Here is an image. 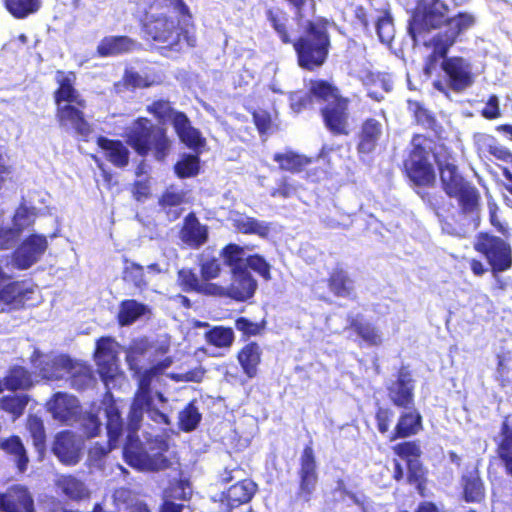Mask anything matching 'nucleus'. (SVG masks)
<instances>
[{"instance_id":"obj_52","label":"nucleus","mask_w":512,"mask_h":512,"mask_svg":"<svg viewBox=\"0 0 512 512\" xmlns=\"http://www.w3.org/2000/svg\"><path fill=\"white\" fill-rule=\"evenodd\" d=\"M27 403L28 398L26 395H7L1 398L0 407L14 417H18L23 413Z\"/></svg>"},{"instance_id":"obj_56","label":"nucleus","mask_w":512,"mask_h":512,"mask_svg":"<svg viewBox=\"0 0 512 512\" xmlns=\"http://www.w3.org/2000/svg\"><path fill=\"white\" fill-rule=\"evenodd\" d=\"M27 427L33 438L35 447L39 451L42 450L45 443V430L42 420L35 415H31L28 418Z\"/></svg>"},{"instance_id":"obj_24","label":"nucleus","mask_w":512,"mask_h":512,"mask_svg":"<svg viewBox=\"0 0 512 512\" xmlns=\"http://www.w3.org/2000/svg\"><path fill=\"white\" fill-rule=\"evenodd\" d=\"M345 329L352 331L360 343L369 347H378L384 342L381 329L374 323L365 320L360 314L349 316Z\"/></svg>"},{"instance_id":"obj_60","label":"nucleus","mask_w":512,"mask_h":512,"mask_svg":"<svg viewBox=\"0 0 512 512\" xmlns=\"http://www.w3.org/2000/svg\"><path fill=\"white\" fill-rule=\"evenodd\" d=\"M394 418V411L386 406H379L375 411L377 430L380 434H386Z\"/></svg>"},{"instance_id":"obj_36","label":"nucleus","mask_w":512,"mask_h":512,"mask_svg":"<svg viewBox=\"0 0 512 512\" xmlns=\"http://www.w3.org/2000/svg\"><path fill=\"white\" fill-rule=\"evenodd\" d=\"M244 255V248L236 243H228L220 251L223 263L230 268L231 273L247 270Z\"/></svg>"},{"instance_id":"obj_50","label":"nucleus","mask_w":512,"mask_h":512,"mask_svg":"<svg viewBox=\"0 0 512 512\" xmlns=\"http://www.w3.org/2000/svg\"><path fill=\"white\" fill-rule=\"evenodd\" d=\"M407 480L411 485H415L418 492L423 495V492L426 487V475L427 471L424 468L423 464L419 461L408 463L407 464Z\"/></svg>"},{"instance_id":"obj_26","label":"nucleus","mask_w":512,"mask_h":512,"mask_svg":"<svg viewBox=\"0 0 512 512\" xmlns=\"http://www.w3.org/2000/svg\"><path fill=\"white\" fill-rule=\"evenodd\" d=\"M0 510L3 512H34L33 499L28 490L15 485L0 493Z\"/></svg>"},{"instance_id":"obj_62","label":"nucleus","mask_w":512,"mask_h":512,"mask_svg":"<svg viewBox=\"0 0 512 512\" xmlns=\"http://www.w3.org/2000/svg\"><path fill=\"white\" fill-rule=\"evenodd\" d=\"M142 33L147 41H157L160 35V23L158 18L153 15H146L143 22Z\"/></svg>"},{"instance_id":"obj_57","label":"nucleus","mask_w":512,"mask_h":512,"mask_svg":"<svg viewBox=\"0 0 512 512\" xmlns=\"http://www.w3.org/2000/svg\"><path fill=\"white\" fill-rule=\"evenodd\" d=\"M247 269H252L258 273L263 279H271V266L266 259L259 254H252L246 257Z\"/></svg>"},{"instance_id":"obj_46","label":"nucleus","mask_w":512,"mask_h":512,"mask_svg":"<svg viewBox=\"0 0 512 512\" xmlns=\"http://www.w3.org/2000/svg\"><path fill=\"white\" fill-rule=\"evenodd\" d=\"M2 449L14 456V460L17 463L19 471H25L28 463V457L23 444L18 437H11L2 443Z\"/></svg>"},{"instance_id":"obj_51","label":"nucleus","mask_w":512,"mask_h":512,"mask_svg":"<svg viewBox=\"0 0 512 512\" xmlns=\"http://www.w3.org/2000/svg\"><path fill=\"white\" fill-rule=\"evenodd\" d=\"M392 449L397 456L406 461V464L419 461L422 454L420 446L415 441L400 442Z\"/></svg>"},{"instance_id":"obj_14","label":"nucleus","mask_w":512,"mask_h":512,"mask_svg":"<svg viewBox=\"0 0 512 512\" xmlns=\"http://www.w3.org/2000/svg\"><path fill=\"white\" fill-rule=\"evenodd\" d=\"M257 286V281L247 269L231 273V283L226 287L211 283L210 292L213 296H226L237 302H245L254 296Z\"/></svg>"},{"instance_id":"obj_17","label":"nucleus","mask_w":512,"mask_h":512,"mask_svg":"<svg viewBox=\"0 0 512 512\" xmlns=\"http://www.w3.org/2000/svg\"><path fill=\"white\" fill-rule=\"evenodd\" d=\"M461 498L466 503H481L486 498V486L481 477L479 463L467 466L460 476Z\"/></svg>"},{"instance_id":"obj_8","label":"nucleus","mask_w":512,"mask_h":512,"mask_svg":"<svg viewBox=\"0 0 512 512\" xmlns=\"http://www.w3.org/2000/svg\"><path fill=\"white\" fill-rule=\"evenodd\" d=\"M473 248L488 264L486 267L479 259L472 258L469 267L474 276L482 277L488 271L497 274L512 268V247L508 239L490 232H479L473 242Z\"/></svg>"},{"instance_id":"obj_35","label":"nucleus","mask_w":512,"mask_h":512,"mask_svg":"<svg viewBox=\"0 0 512 512\" xmlns=\"http://www.w3.org/2000/svg\"><path fill=\"white\" fill-rule=\"evenodd\" d=\"M136 43L126 36H111L104 38L98 45L97 51L101 56H114L132 51Z\"/></svg>"},{"instance_id":"obj_33","label":"nucleus","mask_w":512,"mask_h":512,"mask_svg":"<svg viewBox=\"0 0 512 512\" xmlns=\"http://www.w3.org/2000/svg\"><path fill=\"white\" fill-rule=\"evenodd\" d=\"M500 434L502 438L497 445V456L501 460L506 474L512 477V425L510 426L508 417H505L501 425Z\"/></svg>"},{"instance_id":"obj_19","label":"nucleus","mask_w":512,"mask_h":512,"mask_svg":"<svg viewBox=\"0 0 512 512\" xmlns=\"http://www.w3.org/2000/svg\"><path fill=\"white\" fill-rule=\"evenodd\" d=\"M256 491L257 485L249 479H243L231 485L219 497L223 512H233L235 508L250 502Z\"/></svg>"},{"instance_id":"obj_43","label":"nucleus","mask_w":512,"mask_h":512,"mask_svg":"<svg viewBox=\"0 0 512 512\" xmlns=\"http://www.w3.org/2000/svg\"><path fill=\"white\" fill-rule=\"evenodd\" d=\"M56 484L57 487L71 499L79 500L88 496V490L84 483L72 476H61L58 478Z\"/></svg>"},{"instance_id":"obj_2","label":"nucleus","mask_w":512,"mask_h":512,"mask_svg":"<svg viewBox=\"0 0 512 512\" xmlns=\"http://www.w3.org/2000/svg\"><path fill=\"white\" fill-rule=\"evenodd\" d=\"M449 11V6L442 0H416L408 26L413 40L416 41L423 33L447 26L444 31H439L423 41V46L430 50L424 59L426 74L435 70L440 60L449 58L447 54L459 36L476 23V17L472 13L459 12L449 17Z\"/></svg>"},{"instance_id":"obj_13","label":"nucleus","mask_w":512,"mask_h":512,"mask_svg":"<svg viewBox=\"0 0 512 512\" xmlns=\"http://www.w3.org/2000/svg\"><path fill=\"white\" fill-rule=\"evenodd\" d=\"M103 409H99V412L103 410L104 417L106 419V427L109 438L108 447L102 444H95L89 450V457L93 460H99L104 457L110 450L114 449L118 445L119 437L122 434V419L120 417V411L112 395H105L103 402Z\"/></svg>"},{"instance_id":"obj_63","label":"nucleus","mask_w":512,"mask_h":512,"mask_svg":"<svg viewBox=\"0 0 512 512\" xmlns=\"http://www.w3.org/2000/svg\"><path fill=\"white\" fill-rule=\"evenodd\" d=\"M164 6L172 13L176 14L179 20L187 21L192 19L189 7L183 0H163Z\"/></svg>"},{"instance_id":"obj_5","label":"nucleus","mask_w":512,"mask_h":512,"mask_svg":"<svg viewBox=\"0 0 512 512\" xmlns=\"http://www.w3.org/2000/svg\"><path fill=\"white\" fill-rule=\"evenodd\" d=\"M154 374L155 372L151 370L146 372L139 380V390L131 406L129 414V433L123 451L126 462L132 467L143 471H157L160 466V461L158 458L159 452H154L155 447L158 444V435H155L154 446H151L149 449L144 447L138 438H135L134 436L140 427V421L144 411H147L151 419L156 423L160 418V412L157 409H149V387Z\"/></svg>"},{"instance_id":"obj_29","label":"nucleus","mask_w":512,"mask_h":512,"mask_svg":"<svg viewBox=\"0 0 512 512\" xmlns=\"http://www.w3.org/2000/svg\"><path fill=\"white\" fill-rule=\"evenodd\" d=\"M162 29V50L171 52L181 51V41L185 40L189 47L196 46V37L191 35L187 29L179 25L169 26L168 20L165 19Z\"/></svg>"},{"instance_id":"obj_16","label":"nucleus","mask_w":512,"mask_h":512,"mask_svg":"<svg viewBox=\"0 0 512 512\" xmlns=\"http://www.w3.org/2000/svg\"><path fill=\"white\" fill-rule=\"evenodd\" d=\"M414 389L412 372L408 366L402 365L397 370L395 380L387 386V393L394 406L411 409L414 406Z\"/></svg>"},{"instance_id":"obj_53","label":"nucleus","mask_w":512,"mask_h":512,"mask_svg":"<svg viewBox=\"0 0 512 512\" xmlns=\"http://www.w3.org/2000/svg\"><path fill=\"white\" fill-rule=\"evenodd\" d=\"M35 219V213L33 209H30L24 205H21L15 212L12 220H8L17 234L20 233L27 227H29Z\"/></svg>"},{"instance_id":"obj_4","label":"nucleus","mask_w":512,"mask_h":512,"mask_svg":"<svg viewBox=\"0 0 512 512\" xmlns=\"http://www.w3.org/2000/svg\"><path fill=\"white\" fill-rule=\"evenodd\" d=\"M289 106L295 113L312 108L314 101L326 103L320 109L324 126L335 136L349 134L350 99L340 89L325 79L310 80L307 92L297 90L288 94Z\"/></svg>"},{"instance_id":"obj_59","label":"nucleus","mask_w":512,"mask_h":512,"mask_svg":"<svg viewBox=\"0 0 512 512\" xmlns=\"http://www.w3.org/2000/svg\"><path fill=\"white\" fill-rule=\"evenodd\" d=\"M221 264L216 257H211L201 262L200 275L203 281L208 282L221 274Z\"/></svg>"},{"instance_id":"obj_40","label":"nucleus","mask_w":512,"mask_h":512,"mask_svg":"<svg viewBox=\"0 0 512 512\" xmlns=\"http://www.w3.org/2000/svg\"><path fill=\"white\" fill-rule=\"evenodd\" d=\"M236 230L245 235H257L261 238H267L270 234V224L259 221L254 217L239 218L234 221Z\"/></svg>"},{"instance_id":"obj_34","label":"nucleus","mask_w":512,"mask_h":512,"mask_svg":"<svg viewBox=\"0 0 512 512\" xmlns=\"http://www.w3.org/2000/svg\"><path fill=\"white\" fill-rule=\"evenodd\" d=\"M98 146L105 151L106 158L117 167H125L129 161V150L118 140L105 137L97 139Z\"/></svg>"},{"instance_id":"obj_61","label":"nucleus","mask_w":512,"mask_h":512,"mask_svg":"<svg viewBox=\"0 0 512 512\" xmlns=\"http://www.w3.org/2000/svg\"><path fill=\"white\" fill-rule=\"evenodd\" d=\"M19 235L9 221L0 217V249H8L14 245Z\"/></svg>"},{"instance_id":"obj_15","label":"nucleus","mask_w":512,"mask_h":512,"mask_svg":"<svg viewBox=\"0 0 512 512\" xmlns=\"http://www.w3.org/2000/svg\"><path fill=\"white\" fill-rule=\"evenodd\" d=\"M440 67L448 87L454 92H461L474 82L471 65L461 56L445 58Z\"/></svg>"},{"instance_id":"obj_48","label":"nucleus","mask_w":512,"mask_h":512,"mask_svg":"<svg viewBox=\"0 0 512 512\" xmlns=\"http://www.w3.org/2000/svg\"><path fill=\"white\" fill-rule=\"evenodd\" d=\"M265 321L253 322L247 317H238L235 320V328L241 332V339L248 340L251 337L261 335L265 330Z\"/></svg>"},{"instance_id":"obj_44","label":"nucleus","mask_w":512,"mask_h":512,"mask_svg":"<svg viewBox=\"0 0 512 512\" xmlns=\"http://www.w3.org/2000/svg\"><path fill=\"white\" fill-rule=\"evenodd\" d=\"M146 312V306L135 301H123L119 307L118 321L121 326L130 325Z\"/></svg>"},{"instance_id":"obj_45","label":"nucleus","mask_w":512,"mask_h":512,"mask_svg":"<svg viewBox=\"0 0 512 512\" xmlns=\"http://www.w3.org/2000/svg\"><path fill=\"white\" fill-rule=\"evenodd\" d=\"M234 339L235 335L230 327L215 326L206 332L207 342L217 348L230 347Z\"/></svg>"},{"instance_id":"obj_6","label":"nucleus","mask_w":512,"mask_h":512,"mask_svg":"<svg viewBox=\"0 0 512 512\" xmlns=\"http://www.w3.org/2000/svg\"><path fill=\"white\" fill-rule=\"evenodd\" d=\"M162 121L170 122L179 140L193 153H184L176 161L173 171L179 179L196 177L201 170L200 155L206 150L207 141L201 131L194 127L188 116L172 108H162Z\"/></svg>"},{"instance_id":"obj_32","label":"nucleus","mask_w":512,"mask_h":512,"mask_svg":"<svg viewBox=\"0 0 512 512\" xmlns=\"http://www.w3.org/2000/svg\"><path fill=\"white\" fill-rule=\"evenodd\" d=\"M273 160L278 163L281 171L298 174L306 170L312 163V159L306 155L294 151L277 152L273 155Z\"/></svg>"},{"instance_id":"obj_12","label":"nucleus","mask_w":512,"mask_h":512,"mask_svg":"<svg viewBox=\"0 0 512 512\" xmlns=\"http://www.w3.org/2000/svg\"><path fill=\"white\" fill-rule=\"evenodd\" d=\"M297 475V498L309 501L319 480L317 458L312 441L306 444L301 452Z\"/></svg>"},{"instance_id":"obj_47","label":"nucleus","mask_w":512,"mask_h":512,"mask_svg":"<svg viewBox=\"0 0 512 512\" xmlns=\"http://www.w3.org/2000/svg\"><path fill=\"white\" fill-rule=\"evenodd\" d=\"M300 188V184L295 183L288 176H282L276 181L275 187L270 190V196L273 198L288 199L296 196Z\"/></svg>"},{"instance_id":"obj_64","label":"nucleus","mask_w":512,"mask_h":512,"mask_svg":"<svg viewBox=\"0 0 512 512\" xmlns=\"http://www.w3.org/2000/svg\"><path fill=\"white\" fill-rule=\"evenodd\" d=\"M292 7L297 18H304L305 11L308 10L311 14L316 11L315 0H284Z\"/></svg>"},{"instance_id":"obj_23","label":"nucleus","mask_w":512,"mask_h":512,"mask_svg":"<svg viewBox=\"0 0 512 512\" xmlns=\"http://www.w3.org/2000/svg\"><path fill=\"white\" fill-rule=\"evenodd\" d=\"M82 441L69 431L56 435L52 451L64 464L75 465L81 457Z\"/></svg>"},{"instance_id":"obj_3","label":"nucleus","mask_w":512,"mask_h":512,"mask_svg":"<svg viewBox=\"0 0 512 512\" xmlns=\"http://www.w3.org/2000/svg\"><path fill=\"white\" fill-rule=\"evenodd\" d=\"M266 18L281 43L292 45L297 65L301 69L313 72L327 62L331 49V38L325 18L306 21L298 36H295V31L286 13L276 12L270 8L266 11Z\"/></svg>"},{"instance_id":"obj_11","label":"nucleus","mask_w":512,"mask_h":512,"mask_svg":"<svg viewBox=\"0 0 512 512\" xmlns=\"http://www.w3.org/2000/svg\"><path fill=\"white\" fill-rule=\"evenodd\" d=\"M425 139L423 135H413L411 149L403 161V171L418 186H431L435 182V171L429 161V151L421 142Z\"/></svg>"},{"instance_id":"obj_31","label":"nucleus","mask_w":512,"mask_h":512,"mask_svg":"<svg viewBox=\"0 0 512 512\" xmlns=\"http://www.w3.org/2000/svg\"><path fill=\"white\" fill-rule=\"evenodd\" d=\"M422 428V416L416 409L402 412L399 415L394 430L389 436V440L395 441L399 438L414 436L422 430Z\"/></svg>"},{"instance_id":"obj_37","label":"nucleus","mask_w":512,"mask_h":512,"mask_svg":"<svg viewBox=\"0 0 512 512\" xmlns=\"http://www.w3.org/2000/svg\"><path fill=\"white\" fill-rule=\"evenodd\" d=\"M33 385L31 374L23 367L16 366L10 369L3 381L0 380V393L4 388L10 390L28 389Z\"/></svg>"},{"instance_id":"obj_21","label":"nucleus","mask_w":512,"mask_h":512,"mask_svg":"<svg viewBox=\"0 0 512 512\" xmlns=\"http://www.w3.org/2000/svg\"><path fill=\"white\" fill-rule=\"evenodd\" d=\"M326 285L330 293L337 298L349 300L357 298L355 281L341 264H337L328 272Z\"/></svg>"},{"instance_id":"obj_54","label":"nucleus","mask_w":512,"mask_h":512,"mask_svg":"<svg viewBox=\"0 0 512 512\" xmlns=\"http://www.w3.org/2000/svg\"><path fill=\"white\" fill-rule=\"evenodd\" d=\"M415 121L424 129L435 131L438 124L435 116L421 103L416 102L413 108Z\"/></svg>"},{"instance_id":"obj_18","label":"nucleus","mask_w":512,"mask_h":512,"mask_svg":"<svg viewBox=\"0 0 512 512\" xmlns=\"http://www.w3.org/2000/svg\"><path fill=\"white\" fill-rule=\"evenodd\" d=\"M36 296L37 288L25 282L9 283L0 290V302L12 309L34 305L38 300Z\"/></svg>"},{"instance_id":"obj_7","label":"nucleus","mask_w":512,"mask_h":512,"mask_svg":"<svg viewBox=\"0 0 512 512\" xmlns=\"http://www.w3.org/2000/svg\"><path fill=\"white\" fill-rule=\"evenodd\" d=\"M58 84L54 92L56 103V117L60 126L74 130L79 136L86 139L91 133L90 124L84 119L81 109L86 107V101L75 88L76 75L74 72L58 70L55 74Z\"/></svg>"},{"instance_id":"obj_49","label":"nucleus","mask_w":512,"mask_h":512,"mask_svg":"<svg viewBox=\"0 0 512 512\" xmlns=\"http://www.w3.org/2000/svg\"><path fill=\"white\" fill-rule=\"evenodd\" d=\"M394 23L389 11H384L376 20V32L379 40L390 44L394 39Z\"/></svg>"},{"instance_id":"obj_27","label":"nucleus","mask_w":512,"mask_h":512,"mask_svg":"<svg viewBox=\"0 0 512 512\" xmlns=\"http://www.w3.org/2000/svg\"><path fill=\"white\" fill-rule=\"evenodd\" d=\"M208 238V226L202 224L194 213H189L180 230V239L190 248L198 249L208 241Z\"/></svg>"},{"instance_id":"obj_42","label":"nucleus","mask_w":512,"mask_h":512,"mask_svg":"<svg viewBox=\"0 0 512 512\" xmlns=\"http://www.w3.org/2000/svg\"><path fill=\"white\" fill-rule=\"evenodd\" d=\"M178 280L185 291H195L198 293L211 295V283H201L193 269L183 268L179 270Z\"/></svg>"},{"instance_id":"obj_22","label":"nucleus","mask_w":512,"mask_h":512,"mask_svg":"<svg viewBox=\"0 0 512 512\" xmlns=\"http://www.w3.org/2000/svg\"><path fill=\"white\" fill-rule=\"evenodd\" d=\"M47 406L53 418L62 423L70 425L79 420V402L72 395L56 393Z\"/></svg>"},{"instance_id":"obj_25","label":"nucleus","mask_w":512,"mask_h":512,"mask_svg":"<svg viewBox=\"0 0 512 512\" xmlns=\"http://www.w3.org/2000/svg\"><path fill=\"white\" fill-rule=\"evenodd\" d=\"M383 135L382 123L373 118H366L360 126L356 150L360 155H370L375 152Z\"/></svg>"},{"instance_id":"obj_10","label":"nucleus","mask_w":512,"mask_h":512,"mask_svg":"<svg viewBox=\"0 0 512 512\" xmlns=\"http://www.w3.org/2000/svg\"><path fill=\"white\" fill-rule=\"evenodd\" d=\"M119 351L118 343L112 338H101L97 341L95 351V361L102 381L110 394L112 389L123 388L126 384V378L119 371L117 355Z\"/></svg>"},{"instance_id":"obj_38","label":"nucleus","mask_w":512,"mask_h":512,"mask_svg":"<svg viewBox=\"0 0 512 512\" xmlns=\"http://www.w3.org/2000/svg\"><path fill=\"white\" fill-rule=\"evenodd\" d=\"M197 400L192 399L178 414V428L186 433L194 431L202 420V414L196 405Z\"/></svg>"},{"instance_id":"obj_39","label":"nucleus","mask_w":512,"mask_h":512,"mask_svg":"<svg viewBox=\"0 0 512 512\" xmlns=\"http://www.w3.org/2000/svg\"><path fill=\"white\" fill-rule=\"evenodd\" d=\"M174 470L176 471L178 478L169 482L168 487L165 489V499L172 501L179 500L183 503L190 497L189 481L183 478V472L179 463H177V467L174 468Z\"/></svg>"},{"instance_id":"obj_20","label":"nucleus","mask_w":512,"mask_h":512,"mask_svg":"<svg viewBox=\"0 0 512 512\" xmlns=\"http://www.w3.org/2000/svg\"><path fill=\"white\" fill-rule=\"evenodd\" d=\"M48 246L45 236L31 235L15 251L14 265L19 269H27L36 263Z\"/></svg>"},{"instance_id":"obj_41","label":"nucleus","mask_w":512,"mask_h":512,"mask_svg":"<svg viewBox=\"0 0 512 512\" xmlns=\"http://www.w3.org/2000/svg\"><path fill=\"white\" fill-rule=\"evenodd\" d=\"M7 11L18 19H24L36 13L40 6V0H3Z\"/></svg>"},{"instance_id":"obj_9","label":"nucleus","mask_w":512,"mask_h":512,"mask_svg":"<svg viewBox=\"0 0 512 512\" xmlns=\"http://www.w3.org/2000/svg\"><path fill=\"white\" fill-rule=\"evenodd\" d=\"M40 375L47 380L69 378L76 389L88 386L92 381L90 368L80 362H74L64 355L45 356L40 361Z\"/></svg>"},{"instance_id":"obj_28","label":"nucleus","mask_w":512,"mask_h":512,"mask_svg":"<svg viewBox=\"0 0 512 512\" xmlns=\"http://www.w3.org/2000/svg\"><path fill=\"white\" fill-rule=\"evenodd\" d=\"M262 354V348L256 341L245 343L237 352V361L242 372L249 379L255 378L258 375Z\"/></svg>"},{"instance_id":"obj_58","label":"nucleus","mask_w":512,"mask_h":512,"mask_svg":"<svg viewBox=\"0 0 512 512\" xmlns=\"http://www.w3.org/2000/svg\"><path fill=\"white\" fill-rule=\"evenodd\" d=\"M187 193L182 189H175L170 186L162 192V208L180 207L186 202Z\"/></svg>"},{"instance_id":"obj_1","label":"nucleus","mask_w":512,"mask_h":512,"mask_svg":"<svg viewBox=\"0 0 512 512\" xmlns=\"http://www.w3.org/2000/svg\"><path fill=\"white\" fill-rule=\"evenodd\" d=\"M436 164L441 188L449 198L456 200L458 209L437 194L427 193L422 198L438 217L443 232L466 238L480 225L481 194L472 182L461 175L455 163L436 159Z\"/></svg>"},{"instance_id":"obj_30","label":"nucleus","mask_w":512,"mask_h":512,"mask_svg":"<svg viewBox=\"0 0 512 512\" xmlns=\"http://www.w3.org/2000/svg\"><path fill=\"white\" fill-rule=\"evenodd\" d=\"M127 134L128 142L139 153L146 154L151 147V132L153 124L146 118H141L134 122L129 128Z\"/></svg>"},{"instance_id":"obj_55","label":"nucleus","mask_w":512,"mask_h":512,"mask_svg":"<svg viewBox=\"0 0 512 512\" xmlns=\"http://www.w3.org/2000/svg\"><path fill=\"white\" fill-rule=\"evenodd\" d=\"M123 279L126 283L132 284L138 288L148 283L143 267L130 263L125 266Z\"/></svg>"}]
</instances>
